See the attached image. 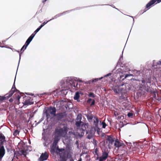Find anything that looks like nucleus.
Returning a JSON list of instances; mask_svg holds the SVG:
<instances>
[{
    "mask_svg": "<svg viewBox=\"0 0 161 161\" xmlns=\"http://www.w3.org/2000/svg\"><path fill=\"white\" fill-rule=\"evenodd\" d=\"M141 84L140 85L139 90L143 92L144 94L146 92L151 93H153L155 96L156 95V92L155 90L151 86L152 83V78L149 77L148 78L142 79L141 80Z\"/></svg>",
    "mask_w": 161,
    "mask_h": 161,
    "instance_id": "f257e3e1",
    "label": "nucleus"
},
{
    "mask_svg": "<svg viewBox=\"0 0 161 161\" xmlns=\"http://www.w3.org/2000/svg\"><path fill=\"white\" fill-rule=\"evenodd\" d=\"M112 90L114 92L118 94L119 96L120 99H124L125 98L124 95H125L127 91L126 89L125 85L122 84L119 86H114Z\"/></svg>",
    "mask_w": 161,
    "mask_h": 161,
    "instance_id": "f03ea898",
    "label": "nucleus"
},
{
    "mask_svg": "<svg viewBox=\"0 0 161 161\" xmlns=\"http://www.w3.org/2000/svg\"><path fill=\"white\" fill-rule=\"evenodd\" d=\"M56 109L55 107H50L46 110L45 112L47 119H48L50 117V114L55 116L56 115Z\"/></svg>",
    "mask_w": 161,
    "mask_h": 161,
    "instance_id": "7ed1b4c3",
    "label": "nucleus"
},
{
    "mask_svg": "<svg viewBox=\"0 0 161 161\" xmlns=\"http://www.w3.org/2000/svg\"><path fill=\"white\" fill-rule=\"evenodd\" d=\"M68 130L67 126H64L63 128H59L55 129V135L60 137L66 134Z\"/></svg>",
    "mask_w": 161,
    "mask_h": 161,
    "instance_id": "20e7f679",
    "label": "nucleus"
},
{
    "mask_svg": "<svg viewBox=\"0 0 161 161\" xmlns=\"http://www.w3.org/2000/svg\"><path fill=\"white\" fill-rule=\"evenodd\" d=\"M67 115L66 112H64L56 114L55 116L57 120L61 121L62 119L66 118Z\"/></svg>",
    "mask_w": 161,
    "mask_h": 161,
    "instance_id": "39448f33",
    "label": "nucleus"
},
{
    "mask_svg": "<svg viewBox=\"0 0 161 161\" xmlns=\"http://www.w3.org/2000/svg\"><path fill=\"white\" fill-rule=\"evenodd\" d=\"M66 83L69 85H70L71 87H77L78 83H76V85H75V82H76L73 79L70 78L67 79L66 81Z\"/></svg>",
    "mask_w": 161,
    "mask_h": 161,
    "instance_id": "423d86ee",
    "label": "nucleus"
},
{
    "mask_svg": "<svg viewBox=\"0 0 161 161\" xmlns=\"http://www.w3.org/2000/svg\"><path fill=\"white\" fill-rule=\"evenodd\" d=\"M161 2V0H151L146 5V8L147 10L149 9L154 4H155Z\"/></svg>",
    "mask_w": 161,
    "mask_h": 161,
    "instance_id": "0eeeda50",
    "label": "nucleus"
},
{
    "mask_svg": "<svg viewBox=\"0 0 161 161\" xmlns=\"http://www.w3.org/2000/svg\"><path fill=\"white\" fill-rule=\"evenodd\" d=\"M5 153V150L4 146L2 145V142L0 144V161H1L2 158Z\"/></svg>",
    "mask_w": 161,
    "mask_h": 161,
    "instance_id": "6e6552de",
    "label": "nucleus"
},
{
    "mask_svg": "<svg viewBox=\"0 0 161 161\" xmlns=\"http://www.w3.org/2000/svg\"><path fill=\"white\" fill-rule=\"evenodd\" d=\"M108 152L104 151L103 152L102 155L99 158V161H104L105 160L108 158Z\"/></svg>",
    "mask_w": 161,
    "mask_h": 161,
    "instance_id": "1a4fd4ad",
    "label": "nucleus"
},
{
    "mask_svg": "<svg viewBox=\"0 0 161 161\" xmlns=\"http://www.w3.org/2000/svg\"><path fill=\"white\" fill-rule=\"evenodd\" d=\"M49 156L48 154L46 152L44 153H42L40 156L39 159L40 161H44L46 160L48 158Z\"/></svg>",
    "mask_w": 161,
    "mask_h": 161,
    "instance_id": "9d476101",
    "label": "nucleus"
},
{
    "mask_svg": "<svg viewBox=\"0 0 161 161\" xmlns=\"http://www.w3.org/2000/svg\"><path fill=\"white\" fill-rule=\"evenodd\" d=\"M34 103L33 102H32V99L30 97H27V99H25L24 103V105H31Z\"/></svg>",
    "mask_w": 161,
    "mask_h": 161,
    "instance_id": "9b49d317",
    "label": "nucleus"
},
{
    "mask_svg": "<svg viewBox=\"0 0 161 161\" xmlns=\"http://www.w3.org/2000/svg\"><path fill=\"white\" fill-rule=\"evenodd\" d=\"M64 13H60V14H57L54 17V18H53V19H50V20H49L48 21H44L40 26V27H41V28H42L43 26H44L46 24L48 21H50L54 19H56L58 17H60V16H61Z\"/></svg>",
    "mask_w": 161,
    "mask_h": 161,
    "instance_id": "f8f14e48",
    "label": "nucleus"
},
{
    "mask_svg": "<svg viewBox=\"0 0 161 161\" xmlns=\"http://www.w3.org/2000/svg\"><path fill=\"white\" fill-rule=\"evenodd\" d=\"M16 91L19 92V91L17 90L15 88V85L14 84L11 90L10 91L9 93H8L9 95V97H11L13 94Z\"/></svg>",
    "mask_w": 161,
    "mask_h": 161,
    "instance_id": "ddd939ff",
    "label": "nucleus"
},
{
    "mask_svg": "<svg viewBox=\"0 0 161 161\" xmlns=\"http://www.w3.org/2000/svg\"><path fill=\"white\" fill-rule=\"evenodd\" d=\"M93 122L94 125L95 126V129L96 130V129L99 130V128L98 127V125L99 122V120L98 118L97 117H94Z\"/></svg>",
    "mask_w": 161,
    "mask_h": 161,
    "instance_id": "4468645a",
    "label": "nucleus"
},
{
    "mask_svg": "<svg viewBox=\"0 0 161 161\" xmlns=\"http://www.w3.org/2000/svg\"><path fill=\"white\" fill-rule=\"evenodd\" d=\"M114 145L115 147L119 148L120 147L123 146L124 145V144L118 141L115 140L114 143Z\"/></svg>",
    "mask_w": 161,
    "mask_h": 161,
    "instance_id": "2eb2a0df",
    "label": "nucleus"
},
{
    "mask_svg": "<svg viewBox=\"0 0 161 161\" xmlns=\"http://www.w3.org/2000/svg\"><path fill=\"white\" fill-rule=\"evenodd\" d=\"M59 140L60 137L55 135L54 138L53 145L56 146Z\"/></svg>",
    "mask_w": 161,
    "mask_h": 161,
    "instance_id": "dca6fc26",
    "label": "nucleus"
},
{
    "mask_svg": "<svg viewBox=\"0 0 161 161\" xmlns=\"http://www.w3.org/2000/svg\"><path fill=\"white\" fill-rule=\"evenodd\" d=\"M107 140L109 144H112L114 143L115 141L110 136H108Z\"/></svg>",
    "mask_w": 161,
    "mask_h": 161,
    "instance_id": "f3484780",
    "label": "nucleus"
},
{
    "mask_svg": "<svg viewBox=\"0 0 161 161\" xmlns=\"http://www.w3.org/2000/svg\"><path fill=\"white\" fill-rule=\"evenodd\" d=\"M10 97H9V95L8 94H7L4 96H0V101H2L3 100L8 99Z\"/></svg>",
    "mask_w": 161,
    "mask_h": 161,
    "instance_id": "a211bd4d",
    "label": "nucleus"
},
{
    "mask_svg": "<svg viewBox=\"0 0 161 161\" xmlns=\"http://www.w3.org/2000/svg\"><path fill=\"white\" fill-rule=\"evenodd\" d=\"M32 39L31 38L29 37L26 40L25 43V48L24 50L29 45V44H30V42H31V41H32Z\"/></svg>",
    "mask_w": 161,
    "mask_h": 161,
    "instance_id": "6ab92c4d",
    "label": "nucleus"
},
{
    "mask_svg": "<svg viewBox=\"0 0 161 161\" xmlns=\"http://www.w3.org/2000/svg\"><path fill=\"white\" fill-rule=\"evenodd\" d=\"M80 97V95L78 92H76L75 93V96L74 97V99L75 100H78Z\"/></svg>",
    "mask_w": 161,
    "mask_h": 161,
    "instance_id": "aec40b11",
    "label": "nucleus"
},
{
    "mask_svg": "<svg viewBox=\"0 0 161 161\" xmlns=\"http://www.w3.org/2000/svg\"><path fill=\"white\" fill-rule=\"evenodd\" d=\"M87 126L86 124H82L81 125V129L83 131H85L86 130V127H87Z\"/></svg>",
    "mask_w": 161,
    "mask_h": 161,
    "instance_id": "412c9836",
    "label": "nucleus"
},
{
    "mask_svg": "<svg viewBox=\"0 0 161 161\" xmlns=\"http://www.w3.org/2000/svg\"><path fill=\"white\" fill-rule=\"evenodd\" d=\"M56 146L55 145H53V147H52L51 148V149L50 150L51 153H53L55 152V150L56 149Z\"/></svg>",
    "mask_w": 161,
    "mask_h": 161,
    "instance_id": "4be33fe9",
    "label": "nucleus"
},
{
    "mask_svg": "<svg viewBox=\"0 0 161 161\" xmlns=\"http://www.w3.org/2000/svg\"><path fill=\"white\" fill-rule=\"evenodd\" d=\"M83 123L80 120L79 121H76L75 123V125L77 127H80V125H81V124Z\"/></svg>",
    "mask_w": 161,
    "mask_h": 161,
    "instance_id": "5701e85b",
    "label": "nucleus"
},
{
    "mask_svg": "<svg viewBox=\"0 0 161 161\" xmlns=\"http://www.w3.org/2000/svg\"><path fill=\"white\" fill-rule=\"evenodd\" d=\"M0 141L3 142L5 141V137L4 136L1 135L0 136Z\"/></svg>",
    "mask_w": 161,
    "mask_h": 161,
    "instance_id": "b1692460",
    "label": "nucleus"
},
{
    "mask_svg": "<svg viewBox=\"0 0 161 161\" xmlns=\"http://www.w3.org/2000/svg\"><path fill=\"white\" fill-rule=\"evenodd\" d=\"M19 130H16L14 131L13 133V135L14 136H16L17 135L19 134Z\"/></svg>",
    "mask_w": 161,
    "mask_h": 161,
    "instance_id": "393cba45",
    "label": "nucleus"
},
{
    "mask_svg": "<svg viewBox=\"0 0 161 161\" xmlns=\"http://www.w3.org/2000/svg\"><path fill=\"white\" fill-rule=\"evenodd\" d=\"M87 118L88 120H92L93 118V115H88L87 116Z\"/></svg>",
    "mask_w": 161,
    "mask_h": 161,
    "instance_id": "a878e982",
    "label": "nucleus"
},
{
    "mask_svg": "<svg viewBox=\"0 0 161 161\" xmlns=\"http://www.w3.org/2000/svg\"><path fill=\"white\" fill-rule=\"evenodd\" d=\"M102 78V77H101V78L98 79V78H96L95 79L92 80V82H96V81H97L99 80H100Z\"/></svg>",
    "mask_w": 161,
    "mask_h": 161,
    "instance_id": "bb28decb",
    "label": "nucleus"
},
{
    "mask_svg": "<svg viewBox=\"0 0 161 161\" xmlns=\"http://www.w3.org/2000/svg\"><path fill=\"white\" fill-rule=\"evenodd\" d=\"M101 124L102 125V127L103 128H105L106 126H107L106 124L103 121L102 122Z\"/></svg>",
    "mask_w": 161,
    "mask_h": 161,
    "instance_id": "cd10ccee",
    "label": "nucleus"
},
{
    "mask_svg": "<svg viewBox=\"0 0 161 161\" xmlns=\"http://www.w3.org/2000/svg\"><path fill=\"white\" fill-rule=\"evenodd\" d=\"M89 96L92 97H95V94L92 92H90L89 94Z\"/></svg>",
    "mask_w": 161,
    "mask_h": 161,
    "instance_id": "c85d7f7f",
    "label": "nucleus"
},
{
    "mask_svg": "<svg viewBox=\"0 0 161 161\" xmlns=\"http://www.w3.org/2000/svg\"><path fill=\"white\" fill-rule=\"evenodd\" d=\"M41 28H41L40 26L36 30L34 31V33H35L36 34L40 30V29Z\"/></svg>",
    "mask_w": 161,
    "mask_h": 161,
    "instance_id": "c756f323",
    "label": "nucleus"
},
{
    "mask_svg": "<svg viewBox=\"0 0 161 161\" xmlns=\"http://www.w3.org/2000/svg\"><path fill=\"white\" fill-rule=\"evenodd\" d=\"M20 153L22 155H24L25 156H26V152L23 150H22L20 151Z\"/></svg>",
    "mask_w": 161,
    "mask_h": 161,
    "instance_id": "7c9ffc66",
    "label": "nucleus"
},
{
    "mask_svg": "<svg viewBox=\"0 0 161 161\" xmlns=\"http://www.w3.org/2000/svg\"><path fill=\"white\" fill-rule=\"evenodd\" d=\"M133 115V113H129L127 114V116L129 117H131Z\"/></svg>",
    "mask_w": 161,
    "mask_h": 161,
    "instance_id": "2f4dec72",
    "label": "nucleus"
},
{
    "mask_svg": "<svg viewBox=\"0 0 161 161\" xmlns=\"http://www.w3.org/2000/svg\"><path fill=\"white\" fill-rule=\"evenodd\" d=\"M133 76V75L132 74H126L125 75V78H127L128 77V76Z\"/></svg>",
    "mask_w": 161,
    "mask_h": 161,
    "instance_id": "473e14b6",
    "label": "nucleus"
},
{
    "mask_svg": "<svg viewBox=\"0 0 161 161\" xmlns=\"http://www.w3.org/2000/svg\"><path fill=\"white\" fill-rule=\"evenodd\" d=\"M36 35V34L34 33H33V34H31V35L29 37L30 38H31V39H33V37H34V36H35V35Z\"/></svg>",
    "mask_w": 161,
    "mask_h": 161,
    "instance_id": "72a5a7b5",
    "label": "nucleus"
},
{
    "mask_svg": "<svg viewBox=\"0 0 161 161\" xmlns=\"http://www.w3.org/2000/svg\"><path fill=\"white\" fill-rule=\"evenodd\" d=\"M25 44L23 46V47H22V48H21V51H24V50H25L24 49H25Z\"/></svg>",
    "mask_w": 161,
    "mask_h": 161,
    "instance_id": "f704fd0d",
    "label": "nucleus"
},
{
    "mask_svg": "<svg viewBox=\"0 0 161 161\" xmlns=\"http://www.w3.org/2000/svg\"><path fill=\"white\" fill-rule=\"evenodd\" d=\"M57 150L58 151H59V152H62L63 150H64V149H60L58 147L57 148Z\"/></svg>",
    "mask_w": 161,
    "mask_h": 161,
    "instance_id": "c9c22d12",
    "label": "nucleus"
},
{
    "mask_svg": "<svg viewBox=\"0 0 161 161\" xmlns=\"http://www.w3.org/2000/svg\"><path fill=\"white\" fill-rule=\"evenodd\" d=\"M95 101L94 100H93V101H92V103H91V106H92V105H94L95 104Z\"/></svg>",
    "mask_w": 161,
    "mask_h": 161,
    "instance_id": "e433bc0d",
    "label": "nucleus"
},
{
    "mask_svg": "<svg viewBox=\"0 0 161 161\" xmlns=\"http://www.w3.org/2000/svg\"><path fill=\"white\" fill-rule=\"evenodd\" d=\"M20 98V97L19 95H18L17 96V99L18 100H19Z\"/></svg>",
    "mask_w": 161,
    "mask_h": 161,
    "instance_id": "4c0bfd02",
    "label": "nucleus"
},
{
    "mask_svg": "<svg viewBox=\"0 0 161 161\" xmlns=\"http://www.w3.org/2000/svg\"><path fill=\"white\" fill-rule=\"evenodd\" d=\"M112 74L110 73H108V74H107L106 75L105 77H107V76H109V75H111Z\"/></svg>",
    "mask_w": 161,
    "mask_h": 161,
    "instance_id": "58836bf2",
    "label": "nucleus"
},
{
    "mask_svg": "<svg viewBox=\"0 0 161 161\" xmlns=\"http://www.w3.org/2000/svg\"><path fill=\"white\" fill-rule=\"evenodd\" d=\"M9 101L10 102V103H12V102L13 101V99L12 98H11L9 100Z\"/></svg>",
    "mask_w": 161,
    "mask_h": 161,
    "instance_id": "ea45409f",
    "label": "nucleus"
},
{
    "mask_svg": "<svg viewBox=\"0 0 161 161\" xmlns=\"http://www.w3.org/2000/svg\"><path fill=\"white\" fill-rule=\"evenodd\" d=\"M114 115L115 116H116L117 115H118V114L117 112H114Z\"/></svg>",
    "mask_w": 161,
    "mask_h": 161,
    "instance_id": "a19ab883",
    "label": "nucleus"
},
{
    "mask_svg": "<svg viewBox=\"0 0 161 161\" xmlns=\"http://www.w3.org/2000/svg\"><path fill=\"white\" fill-rule=\"evenodd\" d=\"M47 0H43L42 1V2L43 3H44Z\"/></svg>",
    "mask_w": 161,
    "mask_h": 161,
    "instance_id": "79ce46f5",
    "label": "nucleus"
},
{
    "mask_svg": "<svg viewBox=\"0 0 161 161\" xmlns=\"http://www.w3.org/2000/svg\"><path fill=\"white\" fill-rule=\"evenodd\" d=\"M92 100V99L90 98V99H88V102H89L90 101H91Z\"/></svg>",
    "mask_w": 161,
    "mask_h": 161,
    "instance_id": "37998d69",
    "label": "nucleus"
},
{
    "mask_svg": "<svg viewBox=\"0 0 161 161\" xmlns=\"http://www.w3.org/2000/svg\"><path fill=\"white\" fill-rule=\"evenodd\" d=\"M61 161H66V160L64 159H63L61 160Z\"/></svg>",
    "mask_w": 161,
    "mask_h": 161,
    "instance_id": "c03bdc74",
    "label": "nucleus"
},
{
    "mask_svg": "<svg viewBox=\"0 0 161 161\" xmlns=\"http://www.w3.org/2000/svg\"><path fill=\"white\" fill-rule=\"evenodd\" d=\"M78 161H82V159L80 158L79 159Z\"/></svg>",
    "mask_w": 161,
    "mask_h": 161,
    "instance_id": "a18cd8bd",
    "label": "nucleus"
},
{
    "mask_svg": "<svg viewBox=\"0 0 161 161\" xmlns=\"http://www.w3.org/2000/svg\"><path fill=\"white\" fill-rule=\"evenodd\" d=\"M70 161H74V160L73 159H70Z\"/></svg>",
    "mask_w": 161,
    "mask_h": 161,
    "instance_id": "49530a36",
    "label": "nucleus"
},
{
    "mask_svg": "<svg viewBox=\"0 0 161 161\" xmlns=\"http://www.w3.org/2000/svg\"><path fill=\"white\" fill-rule=\"evenodd\" d=\"M160 62V63H161V61Z\"/></svg>",
    "mask_w": 161,
    "mask_h": 161,
    "instance_id": "de8ad7c7",
    "label": "nucleus"
}]
</instances>
